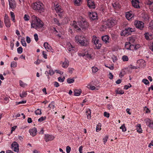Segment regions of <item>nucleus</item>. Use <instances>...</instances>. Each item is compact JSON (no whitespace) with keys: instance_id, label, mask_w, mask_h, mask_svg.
<instances>
[{"instance_id":"393cba45","label":"nucleus","mask_w":153,"mask_h":153,"mask_svg":"<svg viewBox=\"0 0 153 153\" xmlns=\"http://www.w3.org/2000/svg\"><path fill=\"white\" fill-rule=\"evenodd\" d=\"M129 42H128L130 44H133L135 41V39L133 37H131L129 38Z\"/></svg>"},{"instance_id":"864d4df0","label":"nucleus","mask_w":153,"mask_h":153,"mask_svg":"<svg viewBox=\"0 0 153 153\" xmlns=\"http://www.w3.org/2000/svg\"><path fill=\"white\" fill-rule=\"evenodd\" d=\"M116 94H123L124 93V91L123 90H117L116 92Z\"/></svg>"},{"instance_id":"2eb2a0df","label":"nucleus","mask_w":153,"mask_h":153,"mask_svg":"<svg viewBox=\"0 0 153 153\" xmlns=\"http://www.w3.org/2000/svg\"><path fill=\"white\" fill-rule=\"evenodd\" d=\"M29 131L31 135L34 136L36 135L37 130L36 128H33L30 129Z\"/></svg>"},{"instance_id":"b1692460","label":"nucleus","mask_w":153,"mask_h":153,"mask_svg":"<svg viewBox=\"0 0 153 153\" xmlns=\"http://www.w3.org/2000/svg\"><path fill=\"white\" fill-rule=\"evenodd\" d=\"M81 93V90L75 89L74 91V95L75 96H79Z\"/></svg>"},{"instance_id":"5fc2aeb1","label":"nucleus","mask_w":153,"mask_h":153,"mask_svg":"<svg viewBox=\"0 0 153 153\" xmlns=\"http://www.w3.org/2000/svg\"><path fill=\"white\" fill-rule=\"evenodd\" d=\"M20 85L22 87H25V84L21 80L19 81Z\"/></svg>"},{"instance_id":"a19ab883","label":"nucleus","mask_w":153,"mask_h":153,"mask_svg":"<svg viewBox=\"0 0 153 153\" xmlns=\"http://www.w3.org/2000/svg\"><path fill=\"white\" fill-rule=\"evenodd\" d=\"M17 66L16 62L13 61L11 63L10 66L11 67H16Z\"/></svg>"},{"instance_id":"20e7f679","label":"nucleus","mask_w":153,"mask_h":153,"mask_svg":"<svg viewBox=\"0 0 153 153\" xmlns=\"http://www.w3.org/2000/svg\"><path fill=\"white\" fill-rule=\"evenodd\" d=\"M32 6L33 9L40 13L44 12L45 10L44 5L40 1L33 3Z\"/></svg>"},{"instance_id":"dca6fc26","label":"nucleus","mask_w":153,"mask_h":153,"mask_svg":"<svg viewBox=\"0 0 153 153\" xmlns=\"http://www.w3.org/2000/svg\"><path fill=\"white\" fill-rule=\"evenodd\" d=\"M69 65V62L67 59L65 58V60L64 62H62V67L64 68H67Z\"/></svg>"},{"instance_id":"0e129e2a","label":"nucleus","mask_w":153,"mask_h":153,"mask_svg":"<svg viewBox=\"0 0 153 153\" xmlns=\"http://www.w3.org/2000/svg\"><path fill=\"white\" fill-rule=\"evenodd\" d=\"M10 46L11 47V50H13L14 46V43L12 41L10 42Z\"/></svg>"},{"instance_id":"ea45409f","label":"nucleus","mask_w":153,"mask_h":153,"mask_svg":"<svg viewBox=\"0 0 153 153\" xmlns=\"http://www.w3.org/2000/svg\"><path fill=\"white\" fill-rule=\"evenodd\" d=\"M21 42L23 46L25 47L26 46L27 44L24 39H22Z\"/></svg>"},{"instance_id":"1a4fd4ad","label":"nucleus","mask_w":153,"mask_h":153,"mask_svg":"<svg viewBox=\"0 0 153 153\" xmlns=\"http://www.w3.org/2000/svg\"><path fill=\"white\" fill-rule=\"evenodd\" d=\"M88 5L90 8L94 9L95 6L93 0H87Z\"/></svg>"},{"instance_id":"9b49d317","label":"nucleus","mask_w":153,"mask_h":153,"mask_svg":"<svg viewBox=\"0 0 153 153\" xmlns=\"http://www.w3.org/2000/svg\"><path fill=\"white\" fill-rule=\"evenodd\" d=\"M54 137L49 134H45L44 139L46 142H47L53 140L54 139Z\"/></svg>"},{"instance_id":"c85d7f7f","label":"nucleus","mask_w":153,"mask_h":153,"mask_svg":"<svg viewBox=\"0 0 153 153\" xmlns=\"http://www.w3.org/2000/svg\"><path fill=\"white\" fill-rule=\"evenodd\" d=\"M27 95L26 92L23 91L22 93L20 94V96L21 98H23L25 97Z\"/></svg>"},{"instance_id":"a878e982","label":"nucleus","mask_w":153,"mask_h":153,"mask_svg":"<svg viewBox=\"0 0 153 153\" xmlns=\"http://www.w3.org/2000/svg\"><path fill=\"white\" fill-rule=\"evenodd\" d=\"M82 0H74L75 4L77 6H79L81 4Z\"/></svg>"},{"instance_id":"49530a36","label":"nucleus","mask_w":153,"mask_h":153,"mask_svg":"<svg viewBox=\"0 0 153 153\" xmlns=\"http://www.w3.org/2000/svg\"><path fill=\"white\" fill-rule=\"evenodd\" d=\"M46 119V117H41L40 118H39L38 119V121L39 122H41L42 121L45 120Z\"/></svg>"},{"instance_id":"3c124183","label":"nucleus","mask_w":153,"mask_h":153,"mask_svg":"<svg viewBox=\"0 0 153 153\" xmlns=\"http://www.w3.org/2000/svg\"><path fill=\"white\" fill-rule=\"evenodd\" d=\"M131 85L130 84H129V85H125L124 89H128V88L131 87Z\"/></svg>"},{"instance_id":"6ab92c4d","label":"nucleus","mask_w":153,"mask_h":153,"mask_svg":"<svg viewBox=\"0 0 153 153\" xmlns=\"http://www.w3.org/2000/svg\"><path fill=\"white\" fill-rule=\"evenodd\" d=\"M137 131L139 133L142 132V130L141 128L140 124H138L136 126Z\"/></svg>"},{"instance_id":"0eeeda50","label":"nucleus","mask_w":153,"mask_h":153,"mask_svg":"<svg viewBox=\"0 0 153 153\" xmlns=\"http://www.w3.org/2000/svg\"><path fill=\"white\" fill-rule=\"evenodd\" d=\"M12 148L15 152H19V145L15 142H13L11 144Z\"/></svg>"},{"instance_id":"39448f33","label":"nucleus","mask_w":153,"mask_h":153,"mask_svg":"<svg viewBox=\"0 0 153 153\" xmlns=\"http://www.w3.org/2000/svg\"><path fill=\"white\" fill-rule=\"evenodd\" d=\"M117 23V21L115 19L111 18L108 19L106 22L105 25L109 28L111 27Z\"/></svg>"},{"instance_id":"aec40b11","label":"nucleus","mask_w":153,"mask_h":153,"mask_svg":"<svg viewBox=\"0 0 153 153\" xmlns=\"http://www.w3.org/2000/svg\"><path fill=\"white\" fill-rule=\"evenodd\" d=\"M4 23L7 27H10L11 25V23L9 19L4 20Z\"/></svg>"},{"instance_id":"774afa93","label":"nucleus","mask_w":153,"mask_h":153,"mask_svg":"<svg viewBox=\"0 0 153 153\" xmlns=\"http://www.w3.org/2000/svg\"><path fill=\"white\" fill-rule=\"evenodd\" d=\"M82 149H83V146H80L79 149V151L80 153H82Z\"/></svg>"},{"instance_id":"052dcab7","label":"nucleus","mask_w":153,"mask_h":153,"mask_svg":"<svg viewBox=\"0 0 153 153\" xmlns=\"http://www.w3.org/2000/svg\"><path fill=\"white\" fill-rule=\"evenodd\" d=\"M149 48L153 52V42L150 44V45L149 46Z\"/></svg>"},{"instance_id":"f8f14e48","label":"nucleus","mask_w":153,"mask_h":153,"mask_svg":"<svg viewBox=\"0 0 153 153\" xmlns=\"http://www.w3.org/2000/svg\"><path fill=\"white\" fill-rule=\"evenodd\" d=\"M44 47L48 51H51V52H53L51 51L52 50H53L51 47L49 45L48 42H45L44 43Z\"/></svg>"},{"instance_id":"4468645a","label":"nucleus","mask_w":153,"mask_h":153,"mask_svg":"<svg viewBox=\"0 0 153 153\" xmlns=\"http://www.w3.org/2000/svg\"><path fill=\"white\" fill-rule=\"evenodd\" d=\"M9 2V5L10 8L14 9L16 7V4L14 0H8Z\"/></svg>"},{"instance_id":"f257e3e1","label":"nucleus","mask_w":153,"mask_h":153,"mask_svg":"<svg viewBox=\"0 0 153 153\" xmlns=\"http://www.w3.org/2000/svg\"><path fill=\"white\" fill-rule=\"evenodd\" d=\"M32 20L31 23L32 28L36 29L41 28L43 26V23L39 19L34 15L32 16Z\"/></svg>"},{"instance_id":"4d7b16f0","label":"nucleus","mask_w":153,"mask_h":153,"mask_svg":"<svg viewBox=\"0 0 153 153\" xmlns=\"http://www.w3.org/2000/svg\"><path fill=\"white\" fill-rule=\"evenodd\" d=\"M104 116L107 117H109V113H107L106 112H105L104 113Z\"/></svg>"},{"instance_id":"9d476101","label":"nucleus","mask_w":153,"mask_h":153,"mask_svg":"<svg viewBox=\"0 0 153 153\" xmlns=\"http://www.w3.org/2000/svg\"><path fill=\"white\" fill-rule=\"evenodd\" d=\"M139 1L138 0H132L131 3L132 6L135 8H139Z\"/></svg>"},{"instance_id":"13d9d810","label":"nucleus","mask_w":153,"mask_h":153,"mask_svg":"<svg viewBox=\"0 0 153 153\" xmlns=\"http://www.w3.org/2000/svg\"><path fill=\"white\" fill-rule=\"evenodd\" d=\"M26 41L28 43H29L31 42L30 38L27 36L26 37Z\"/></svg>"},{"instance_id":"4be33fe9","label":"nucleus","mask_w":153,"mask_h":153,"mask_svg":"<svg viewBox=\"0 0 153 153\" xmlns=\"http://www.w3.org/2000/svg\"><path fill=\"white\" fill-rule=\"evenodd\" d=\"M137 63L140 64V66H142V65H146V62L145 60L143 59H139L137 61Z\"/></svg>"},{"instance_id":"423d86ee","label":"nucleus","mask_w":153,"mask_h":153,"mask_svg":"<svg viewBox=\"0 0 153 153\" xmlns=\"http://www.w3.org/2000/svg\"><path fill=\"white\" fill-rule=\"evenodd\" d=\"M144 24L142 22L139 21H136L134 23V25L136 27L140 30H143L144 27Z\"/></svg>"},{"instance_id":"a18cd8bd","label":"nucleus","mask_w":153,"mask_h":153,"mask_svg":"<svg viewBox=\"0 0 153 153\" xmlns=\"http://www.w3.org/2000/svg\"><path fill=\"white\" fill-rule=\"evenodd\" d=\"M149 28L151 30L153 31V22L149 24Z\"/></svg>"},{"instance_id":"8fccbe9b","label":"nucleus","mask_w":153,"mask_h":153,"mask_svg":"<svg viewBox=\"0 0 153 153\" xmlns=\"http://www.w3.org/2000/svg\"><path fill=\"white\" fill-rule=\"evenodd\" d=\"M130 49L129 50H135V45L133 44H130V46H129Z\"/></svg>"},{"instance_id":"37998d69","label":"nucleus","mask_w":153,"mask_h":153,"mask_svg":"<svg viewBox=\"0 0 153 153\" xmlns=\"http://www.w3.org/2000/svg\"><path fill=\"white\" fill-rule=\"evenodd\" d=\"M122 59L123 61H128V57L125 55L123 56Z\"/></svg>"},{"instance_id":"680f3d73","label":"nucleus","mask_w":153,"mask_h":153,"mask_svg":"<svg viewBox=\"0 0 153 153\" xmlns=\"http://www.w3.org/2000/svg\"><path fill=\"white\" fill-rule=\"evenodd\" d=\"M68 69L69 72L71 74H72V73L73 71L74 70V69L72 68H69Z\"/></svg>"},{"instance_id":"338daca9","label":"nucleus","mask_w":153,"mask_h":153,"mask_svg":"<svg viewBox=\"0 0 153 153\" xmlns=\"http://www.w3.org/2000/svg\"><path fill=\"white\" fill-rule=\"evenodd\" d=\"M107 108L109 110L111 109H112L113 108L112 105L110 104H108V105Z\"/></svg>"},{"instance_id":"58836bf2","label":"nucleus","mask_w":153,"mask_h":153,"mask_svg":"<svg viewBox=\"0 0 153 153\" xmlns=\"http://www.w3.org/2000/svg\"><path fill=\"white\" fill-rule=\"evenodd\" d=\"M93 73H95L98 71V69L96 67H93L92 68Z\"/></svg>"},{"instance_id":"4c0bfd02","label":"nucleus","mask_w":153,"mask_h":153,"mask_svg":"<svg viewBox=\"0 0 153 153\" xmlns=\"http://www.w3.org/2000/svg\"><path fill=\"white\" fill-rule=\"evenodd\" d=\"M17 51L19 53L21 54L22 52L23 49L21 47H20L17 48Z\"/></svg>"},{"instance_id":"e433bc0d","label":"nucleus","mask_w":153,"mask_h":153,"mask_svg":"<svg viewBox=\"0 0 153 153\" xmlns=\"http://www.w3.org/2000/svg\"><path fill=\"white\" fill-rule=\"evenodd\" d=\"M30 16L27 14H25L24 17V19L25 21H28L30 19Z\"/></svg>"},{"instance_id":"412c9836","label":"nucleus","mask_w":153,"mask_h":153,"mask_svg":"<svg viewBox=\"0 0 153 153\" xmlns=\"http://www.w3.org/2000/svg\"><path fill=\"white\" fill-rule=\"evenodd\" d=\"M99 39L95 36H94L92 39V41L94 42L95 45H96L99 43Z\"/></svg>"},{"instance_id":"473e14b6","label":"nucleus","mask_w":153,"mask_h":153,"mask_svg":"<svg viewBox=\"0 0 153 153\" xmlns=\"http://www.w3.org/2000/svg\"><path fill=\"white\" fill-rule=\"evenodd\" d=\"M101 124L100 123H99L97 125L96 128V131L97 132H98L101 129Z\"/></svg>"},{"instance_id":"7c9ffc66","label":"nucleus","mask_w":153,"mask_h":153,"mask_svg":"<svg viewBox=\"0 0 153 153\" xmlns=\"http://www.w3.org/2000/svg\"><path fill=\"white\" fill-rule=\"evenodd\" d=\"M112 5L115 9H117L119 7V4L117 3H114V4H113Z\"/></svg>"},{"instance_id":"f704fd0d","label":"nucleus","mask_w":153,"mask_h":153,"mask_svg":"<svg viewBox=\"0 0 153 153\" xmlns=\"http://www.w3.org/2000/svg\"><path fill=\"white\" fill-rule=\"evenodd\" d=\"M130 44L128 42H126L125 44V48L127 50H129L130 49Z\"/></svg>"},{"instance_id":"ddd939ff","label":"nucleus","mask_w":153,"mask_h":153,"mask_svg":"<svg viewBox=\"0 0 153 153\" xmlns=\"http://www.w3.org/2000/svg\"><path fill=\"white\" fill-rule=\"evenodd\" d=\"M89 16L93 20L98 19L97 15L96 12L91 13L89 14Z\"/></svg>"},{"instance_id":"69168bd1","label":"nucleus","mask_w":153,"mask_h":153,"mask_svg":"<svg viewBox=\"0 0 153 153\" xmlns=\"http://www.w3.org/2000/svg\"><path fill=\"white\" fill-rule=\"evenodd\" d=\"M55 71L56 73H58L60 74H62L63 73V72H61V71H60L59 70H55Z\"/></svg>"},{"instance_id":"c756f323","label":"nucleus","mask_w":153,"mask_h":153,"mask_svg":"<svg viewBox=\"0 0 153 153\" xmlns=\"http://www.w3.org/2000/svg\"><path fill=\"white\" fill-rule=\"evenodd\" d=\"M74 78L72 79L71 78H68L67 80V82L68 83L70 84L74 82Z\"/></svg>"},{"instance_id":"6e6552de","label":"nucleus","mask_w":153,"mask_h":153,"mask_svg":"<svg viewBox=\"0 0 153 153\" xmlns=\"http://www.w3.org/2000/svg\"><path fill=\"white\" fill-rule=\"evenodd\" d=\"M135 31L134 28H131L128 27L126 28L125 30L123 31V32L125 33V35L131 34L132 32Z\"/></svg>"},{"instance_id":"79ce46f5","label":"nucleus","mask_w":153,"mask_h":153,"mask_svg":"<svg viewBox=\"0 0 153 153\" xmlns=\"http://www.w3.org/2000/svg\"><path fill=\"white\" fill-rule=\"evenodd\" d=\"M35 112L36 115H40L42 113L41 109H38L35 111Z\"/></svg>"},{"instance_id":"6e6d98bb","label":"nucleus","mask_w":153,"mask_h":153,"mask_svg":"<svg viewBox=\"0 0 153 153\" xmlns=\"http://www.w3.org/2000/svg\"><path fill=\"white\" fill-rule=\"evenodd\" d=\"M34 39L36 42H37L38 40V38L37 34L35 33L34 35Z\"/></svg>"},{"instance_id":"e2e57ef3","label":"nucleus","mask_w":153,"mask_h":153,"mask_svg":"<svg viewBox=\"0 0 153 153\" xmlns=\"http://www.w3.org/2000/svg\"><path fill=\"white\" fill-rule=\"evenodd\" d=\"M108 138V136H106L103 139V140H104V144H105L107 140V139Z\"/></svg>"},{"instance_id":"603ef678","label":"nucleus","mask_w":153,"mask_h":153,"mask_svg":"<svg viewBox=\"0 0 153 153\" xmlns=\"http://www.w3.org/2000/svg\"><path fill=\"white\" fill-rule=\"evenodd\" d=\"M65 78L64 77H63V78H62L60 77H59L58 78V80L59 82H63L65 80Z\"/></svg>"},{"instance_id":"7ed1b4c3","label":"nucleus","mask_w":153,"mask_h":153,"mask_svg":"<svg viewBox=\"0 0 153 153\" xmlns=\"http://www.w3.org/2000/svg\"><path fill=\"white\" fill-rule=\"evenodd\" d=\"M76 42H79L82 46L86 47L88 45L89 40L84 36H76L75 37Z\"/></svg>"},{"instance_id":"f3484780","label":"nucleus","mask_w":153,"mask_h":153,"mask_svg":"<svg viewBox=\"0 0 153 153\" xmlns=\"http://www.w3.org/2000/svg\"><path fill=\"white\" fill-rule=\"evenodd\" d=\"M109 38V36L106 35L102 36V39L104 42L107 43H109L108 40Z\"/></svg>"},{"instance_id":"a211bd4d","label":"nucleus","mask_w":153,"mask_h":153,"mask_svg":"<svg viewBox=\"0 0 153 153\" xmlns=\"http://www.w3.org/2000/svg\"><path fill=\"white\" fill-rule=\"evenodd\" d=\"M55 10L56 12L60 13L63 11L62 9L61 8V6L58 5H56Z\"/></svg>"},{"instance_id":"de8ad7c7","label":"nucleus","mask_w":153,"mask_h":153,"mask_svg":"<svg viewBox=\"0 0 153 153\" xmlns=\"http://www.w3.org/2000/svg\"><path fill=\"white\" fill-rule=\"evenodd\" d=\"M53 20L55 24H56L57 25H60V23H59V21L56 18H54Z\"/></svg>"},{"instance_id":"c9c22d12","label":"nucleus","mask_w":153,"mask_h":153,"mask_svg":"<svg viewBox=\"0 0 153 153\" xmlns=\"http://www.w3.org/2000/svg\"><path fill=\"white\" fill-rule=\"evenodd\" d=\"M120 128L122 129V131L123 132L126 131V130L124 124L122 125V126L120 127Z\"/></svg>"},{"instance_id":"5701e85b","label":"nucleus","mask_w":153,"mask_h":153,"mask_svg":"<svg viewBox=\"0 0 153 153\" xmlns=\"http://www.w3.org/2000/svg\"><path fill=\"white\" fill-rule=\"evenodd\" d=\"M142 18L145 21H146L149 20V17L148 14L144 13L143 15Z\"/></svg>"},{"instance_id":"72a5a7b5","label":"nucleus","mask_w":153,"mask_h":153,"mask_svg":"<svg viewBox=\"0 0 153 153\" xmlns=\"http://www.w3.org/2000/svg\"><path fill=\"white\" fill-rule=\"evenodd\" d=\"M54 103V102L53 101L51 103L49 104L48 106V107L51 108L52 107L53 109L55 107V106L53 104Z\"/></svg>"},{"instance_id":"cd10ccee","label":"nucleus","mask_w":153,"mask_h":153,"mask_svg":"<svg viewBox=\"0 0 153 153\" xmlns=\"http://www.w3.org/2000/svg\"><path fill=\"white\" fill-rule=\"evenodd\" d=\"M126 18L128 20L129 19H131L132 16V14L128 12L126 13Z\"/></svg>"},{"instance_id":"bb28decb","label":"nucleus","mask_w":153,"mask_h":153,"mask_svg":"<svg viewBox=\"0 0 153 153\" xmlns=\"http://www.w3.org/2000/svg\"><path fill=\"white\" fill-rule=\"evenodd\" d=\"M10 14L11 15V18L12 19V21L14 22H15V15L13 12H10Z\"/></svg>"},{"instance_id":"c03bdc74","label":"nucleus","mask_w":153,"mask_h":153,"mask_svg":"<svg viewBox=\"0 0 153 153\" xmlns=\"http://www.w3.org/2000/svg\"><path fill=\"white\" fill-rule=\"evenodd\" d=\"M142 82L145 85H148L149 84V81L146 79H143L142 80Z\"/></svg>"},{"instance_id":"bf43d9fd","label":"nucleus","mask_w":153,"mask_h":153,"mask_svg":"<svg viewBox=\"0 0 153 153\" xmlns=\"http://www.w3.org/2000/svg\"><path fill=\"white\" fill-rule=\"evenodd\" d=\"M95 45H96V47L97 49H100L101 47V44L100 43H98V44Z\"/></svg>"},{"instance_id":"2f4dec72","label":"nucleus","mask_w":153,"mask_h":153,"mask_svg":"<svg viewBox=\"0 0 153 153\" xmlns=\"http://www.w3.org/2000/svg\"><path fill=\"white\" fill-rule=\"evenodd\" d=\"M46 72H47V73L48 74H49L50 76H52L54 74V71L53 70H51V69H50L49 70V73H48L47 71H46L45 72V74L46 73Z\"/></svg>"},{"instance_id":"09e8293b","label":"nucleus","mask_w":153,"mask_h":153,"mask_svg":"<svg viewBox=\"0 0 153 153\" xmlns=\"http://www.w3.org/2000/svg\"><path fill=\"white\" fill-rule=\"evenodd\" d=\"M71 150V148L69 146H68L66 148V151L67 153H69Z\"/></svg>"},{"instance_id":"f03ea898","label":"nucleus","mask_w":153,"mask_h":153,"mask_svg":"<svg viewBox=\"0 0 153 153\" xmlns=\"http://www.w3.org/2000/svg\"><path fill=\"white\" fill-rule=\"evenodd\" d=\"M75 22V21H73V23L72 24L73 26L74 27L75 29L78 30H81V28L82 29H85L88 27V23L84 19H82L78 22V25L79 26L77 25L76 23V22Z\"/></svg>"}]
</instances>
